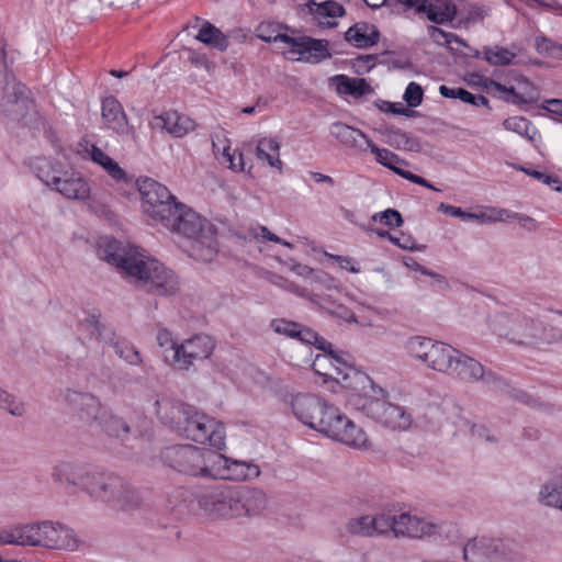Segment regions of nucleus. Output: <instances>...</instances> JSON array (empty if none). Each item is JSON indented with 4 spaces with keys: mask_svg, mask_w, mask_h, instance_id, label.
<instances>
[{
    "mask_svg": "<svg viewBox=\"0 0 562 562\" xmlns=\"http://www.w3.org/2000/svg\"><path fill=\"white\" fill-rule=\"evenodd\" d=\"M271 327L280 335L296 338L305 344L316 345L318 349H325V345H327V341L318 337L314 330L284 318L272 321Z\"/></svg>",
    "mask_w": 562,
    "mask_h": 562,
    "instance_id": "5701e85b",
    "label": "nucleus"
},
{
    "mask_svg": "<svg viewBox=\"0 0 562 562\" xmlns=\"http://www.w3.org/2000/svg\"><path fill=\"white\" fill-rule=\"evenodd\" d=\"M34 111V103L27 89L15 77L5 75L0 79V114L8 121L27 124Z\"/></svg>",
    "mask_w": 562,
    "mask_h": 562,
    "instance_id": "6e6552de",
    "label": "nucleus"
},
{
    "mask_svg": "<svg viewBox=\"0 0 562 562\" xmlns=\"http://www.w3.org/2000/svg\"><path fill=\"white\" fill-rule=\"evenodd\" d=\"M331 345L327 342L323 353H317L312 362V368L316 374L323 378L326 383L335 381L341 387H345L349 382L350 371H358L356 368L349 366L340 357L333 353Z\"/></svg>",
    "mask_w": 562,
    "mask_h": 562,
    "instance_id": "dca6fc26",
    "label": "nucleus"
},
{
    "mask_svg": "<svg viewBox=\"0 0 562 562\" xmlns=\"http://www.w3.org/2000/svg\"><path fill=\"white\" fill-rule=\"evenodd\" d=\"M403 224L401 213H373L368 223H360L367 231L375 233L378 236L389 238L396 243V238L391 235V231Z\"/></svg>",
    "mask_w": 562,
    "mask_h": 562,
    "instance_id": "c85d7f7f",
    "label": "nucleus"
},
{
    "mask_svg": "<svg viewBox=\"0 0 562 562\" xmlns=\"http://www.w3.org/2000/svg\"><path fill=\"white\" fill-rule=\"evenodd\" d=\"M70 401L78 405L79 417L86 423L99 424L102 417L106 416V408L91 394L74 393Z\"/></svg>",
    "mask_w": 562,
    "mask_h": 562,
    "instance_id": "c756f323",
    "label": "nucleus"
},
{
    "mask_svg": "<svg viewBox=\"0 0 562 562\" xmlns=\"http://www.w3.org/2000/svg\"><path fill=\"white\" fill-rule=\"evenodd\" d=\"M505 130L514 132L527 139L533 142L539 136L538 131L535 126L525 117L513 116L508 117L503 122Z\"/></svg>",
    "mask_w": 562,
    "mask_h": 562,
    "instance_id": "a18cd8bd",
    "label": "nucleus"
},
{
    "mask_svg": "<svg viewBox=\"0 0 562 562\" xmlns=\"http://www.w3.org/2000/svg\"><path fill=\"white\" fill-rule=\"evenodd\" d=\"M403 100L409 108L419 106L424 100V90L420 85L415 81L409 82L404 91Z\"/></svg>",
    "mask_w": 562,
    "mask_h": 562,
    "instance_id": "4d7b16f0",
    "label": "nucleus"
},
{
    "mask_svg": "<svg viewBox=\"0 0 562 562\" xmlns=\"http://www.w3.org/2000/svg\"><path fill=\"white\" fill-rule=\"evenodd\" d=\"M311 13L321 25L335 26L336 22L333 21L345 14L344 7L336 1H324L322 3H313L311 7Z\"/></svg>",
    "mask_w": 562,
    "mask_h": 562,
    "instance_id": "ea45409f",
    "label": "nucleus"
},
{
    "mask_svg": "<svg viewBox=\"0 0 562 562\" xmlns=\"http://www.w3.org/2000/svg\"><path fill=\"white\" fill-rule=\"evenodd\" d=\"M330 134L341 145L347 148L353 149L360 154L368 150V143L370 138L360 130L351 127L345 123L336 122L330 126Z\"/></svg>",
    "mask_w": 562,
    "mask_h": 562,
    "instance_id": "b1692460",
    "label": "nucleus"
},
{
    "mask_svg": "<svg viewBox=\"0 0 562 562\" xmlns=\"http://www.w3.org/2000/svg\"><path fill=\"white\" fill-rule=\"evenodd\" d=\"M349 382L344 387L348 391L349 403L367 416L376 419L384 407L385 391L364 372L350 371Z\"/></svg>",
    "mask_w": 562,
    "mask_h": 562,
    "instance_id": "0eeeda50",
    "label": "nucleus"
},
{
    "mask_svg": "<svg viewBox=\"0 0 562 562\" xmlns=\"http://www.w3.org/2000/svg\"><path fill=\"white\" fill-rule=\"evenodd\" d=\"M142 205L145 207H162L165 211H183L184 205L169 191V189L154 178L140 176L133 181Z\"/></svg>",
    "mask_w": 562,
    "mask_h": 562,
    "instance_id": "ddd939ff",
    "label": "nucleus"
},
{
    "mask_svg": "<svg viewBox=\"0 0 562 562\" xmlns=\"http://www.w3.org/2000/svg\"><path fill=\"white\" fill-rule=\"evenodd\" d=\"M348 43L359 48H366L376 44L379 32L376 27L368 23H357L349 27L345 34Z\"/></svg>",
    "mask_w": 562,
    "mask_h": 562,
    "instance_id": "c9c22d12",
    "label": "nucleus"
},
{
    "mask_svg": "<svg viewBox=\"0 0 562 562\" xmlns=\"http://www.w3.org/2000/svg\"><path fill=\"white\" fill-rule=\"evenodd\" d=\"M214 339L205 334H196L180 341L172 356L171 364L188 371L195 362L209 359L215 350Z\"/></svg>",
    "mask_w": 562,
    "mask_h": 562,
    "instance_id": "f8f14e48",
    "label": "nucleus"
},
{
    "mask_svg": "<svg viewBox=\"0 0 562 562\" xmlns=\"http://www.w3.org/2000/svg\"><path fill=\"white\" fill-rule=\"evenodd\" d=\"M255 237L256 238L262 237L263 239L281 244V245H283V246H285V247H288L290 249H292L294 247L293 244H291V243H289V241H286L284 239L279 238L276 234L271 233L265 226H259L258 228H256Z\"/></svg>",
    "mask_w": 562,
    "mask_h": 562,
    "instance_id": "69168bd1",
    "label": "nucleus"
},
{
    "mask_svg": "<svg viewBox=\"0 0 562 562\" xmlns=\"http://www.w3.org/2000/svg\"><path fill=\"white\" fill-rule=\"evenodd\" d=\"M403 348L413 361L447 375L451 372L453 361L458 357V349L422 335L409 336L404 341Z\"/></svg>",
    "mask_w": 562,
    "mask_h": 562,
    "instance_id": "423d86ee",
    "label": "nucleus"
},
{
    "mask_svg": "<svg viewBox=\"0 0 562 562\" xmlns=\"http://www.w3.org/2000/svg\"><path fill=\"white\" fill-rule=\"evenodd\" d=\"M213 151L217 161L232 171L241 172L245 170L243 154L232 148L229 139L223 137L213 140Z\"/></svg>",
    "mask_w": 562,
    "mask_h": 562,
    "instance_id": "2f4dec72",
    "label": "nucleus"
},
{
    "mask_svg": "<svg viewBox=\"0 0 562 562\" xmlns=\"http://www.w3.org/2000/svg\"><path fill=\"white\" fill-rule=\"evenodd\" d=\"M308 301L318 305L321 308L325 310L326 312L330 313L331 315L336 316L339 319H342L347 323H353L361 327H371L373 326L372 322L369 321L367 317H357L356 314L349 310L348 307L337 304L334 301L330 300L329 296H322L318 294H312L308 296Z\"/></svg>",
    "mask_w": 562,
    "mask_h": 562,
    "instance_id": "bb28decb",
    "label": "nucleus"
},
{
    "mask_svg": "<svg viewBox=\"0 0 562 562\" xmlns=\"http://www.w3.org/2000/svg\"><path fill=\"white\" fill-rule=\"evenodd\" d=\"M290 270L308 281L311 284H321L329 289L335 283V279L329 274L318 272L302 263L291 265Z\"/></svg>",
    "mask_w": 562,
    "mask_h": 562,
    "instance_id": "c03bdc74",
    "label": "nucleus"
},
{
    "mask_svg": "<svg viewBox=\"0 0 562 562\" xmlns=\"http://www.w3.org/2000/svg\"><path fill=\"white\" fill-rule=\"evenodd\" d=\"M405 167H406V162L403 160L402 164L398 166V168L394 172H396L401 177H403L414 183L429 187V184L427 183V181L424 178L406 170Z\"/></svg>",
    "mask_w": 562,
    "mask_h": 562,
    "instance_id": "774afa93",
    "label": "nucleus"
},
{
    "mask_svg": "<svg viewBox=\"0 0 562 562\" xmlns=\"http://www.w3.org/2000/svg\"><path fill=\"white\" fill-rule=\"evenodd\" d=\"M324 256L328 259L334 261L341 270L351 272V273H360L361 272V266L360 262L350 256H339V255H333L330 252L325 251Z\"/></svg>",
    "mask_w": 562,
    "mask_h": 562,
    "instance_id": "5fc2aeb1",
    "label": "nucleus"
},
{
    "mask_svg": "<svg viewBox=\"0 0 562 562\" xmlns=\"http://www.w3.org/2000/svg\"><path fill=\"white\" fill-rule=\"evenodd\" d=\"M467 81L470 86H477L486 90L487 92H498L505 90V85L496 82L480 74H469Z\"/></svg>",
    "mask_w": 562,
    "mask_h": 562,
    "instance_id": "864d4df0",
    "label": "nucleus"
},
{
    "mask_svg": "<svg viewBox=\"0 0 562 562\" xmlns=\"http://www.w3.org/2000/svg\"><path fill=\"white\" fill-rule=\"evenodd\" d=\"M101 122L102 128L111 131L119 136L132 133L124 108L114 97H106L102 100Z\"/></svg>",
    "mask_w": 562,
    "mask_h": 562,
    "instance_id": "aec40b11",
    "label": "nucleus"
},
{
    "mask_svg": "<svg viewBox=\"0 0 562 562\" xmlns=\"http://www.w3.org/2000/svg\"><path fill=\"white\" fill-rule=\"evenodd\" d=\"M256 156L266 161L271 168L282 171L283 162L280 159V143L274 137H262L258 140Z\"/></svg>",
    "mask_w": 562,
    "mask_h": 562,
    "instance_id": "4c0bfd02",
    "label": "nucleus"
},
{
    "mask_svg": "<svg viewBox=\"0 0 562 562\" xmlns=\"http://www.w3.org/2000/svg\"><path fill=\"white\" fill-rule=\"evenodd\" d=\"M541 329V325L532 318L524 317L513 322L510 331L503 333L506 336H512L514 340H522L536 338Z\"/></svg>",
    "mask_w": 562,
    "mask_h": 562,
    "instance_id": "37998d69",
    "label": "nucleus"
},
{
    "mask_svg": "<svg viewBox=\"0 0 562 562\" xmlns=\"http://www.w3.org/2000/svg\"><path fill=\"white\" fill-rule=\"evenodd\" d=\"M149 126L155 131L166 132L173 137H183L195 130V122L187 115L169 111L154 116Z\"/></svg>",
    "mask_w": 562,
    "mask_h": 562,
    "instance_id": "4be33fe9",
    "label": "nucleus"
},
{
    "mask_svg": "<svg viewBox=\"0 0 562 562\" xmlns=\"http://www.w3.org/2000/svg\"><path fill=\"white\" fill-rule=\"evenodd\" d=\"M271 282L289 292L294 293L297 296L306 297L308 300V296L312 294H308L304 289L300 288L299 285L294 284L293 282L284 279L280 276H273L271 279Z\"/></svg>",
    "mask_w": 562,
    "mask_h": 562,
    "instance_id": "0e129e2a",
    "label": "nucleus"
},
{
    "mask_svg": "<svg viewBox=\"0 0 562 562\" xmlns=\"http://www.w3.org/2000/svg\"><path fill=\"white\" fill-rule=\"evenodd\" d=\"M36 533V547L69 551L77 550L79 547V540L75 531L57 522H37Z\"/></svg>",
    "mask_w": 562,
    "mask_h": 562,
    "instance_id": "2eb2a0df",
    "label": "nucleus"
},
{
    "mask_svg": "<svg viewBox=\"0 0 562 562\" xmlns=\"http://www.w3.org/2000/svg\"><path fill=\"white\" fill-rule=\"evenodd\" d=\"M428 33H429L430 38L438 45L450 46V45H452V43H458V44L463 45L462 40H460L458 36H456L452 33H447L439 27L430 26L428 29Z\"/></svg>",
    "mask_w": 562,
    "mask_h": 562,
    "instance_id": "bf43d9fd",
    "label": "nucleus"
},
{
    "mask_svg": "<svg viewBox=\"0 0 562 562\" xmlns=\"http://www.w3.org/2000/svg\"><path fill=\"white\" fill-rule=\"evenodd\" d=\"M378 108L385 113H392L397 115H404V116H412L413 111L408 108H405L403 103L401 102H390V101H383L380 100L376 102Z\"/></svg>",
    "mask_w": 562,
    "mask_h": 562,
    "instance_id": "680f3d73",
    "label": "nucleus"
},
{
    "mask_svg": "<svg viewBox=\"0 0 562 562\" xmlns=\"http://www.w3.org/2000/svg\"><path fill=\"white\" fill-rule=\"evenodd\" d=\"M198 33L195 40L199 42L217 49L225 52L229 46V40L218 27L205 20H196Z\"/></svg>",
    "mask_w": 562,
    "mask_h": 562,
    "instance_id": "473e14b6",
    "label": "nucleus"
},
{
    "mask_svg": "<svg viewBox=\"0 0 562 562\" xmlns=\"http://www.w3.org/2000/svg\"><path fill=\"white\" fill-rule=\"evenodd\" d=\"M426 277H429L431 279L430 285L436 288L437 290H448L450 288L448 279L438 272H435L432 270H427V273H425Z\"/></svg>",
    "mask_w": 562,
    "mask_h": 562,
    "instance_id": "338daca9",
    "label": "nucleus"
},
{
    "mask_svg": "<svg viewBox=\"0 0 562 562\" xmlns=\"http://www.w3.org/2000/svg\"><path fill=\"white\" fill-rule=\"evenodd\" d=\"M463 223L487 225L496 222L517 224L527 231H535L539 223L527 213H451Z\"/></svg>",
    "mask_w": 562,
    "mask_h": 562,
    "instance_id": "6ab92c4d",
    "label": "nucleus"
},
{
    "mask_svg": "<svg viewBox=\"0 0 562 562\" xmlns=\"http://www.w3.org/2000/svg\"><path fill=\"white\" fill-rule=\"evenodd\" d=\"M156 340L159 347L162 348L165 352L172 351V356L176 353V349L180 345V341L176 339L173 334L166 328L158 329Z\"/></svg>",
    "mask_w": 562,
    "mask_h": 562,
    "instance_id": "13d9d810",
    "label": "nucleus"
},
{
    "mask_svg": "<svg viewBox=\"0 0 562 562\" xmlns=\"http://www.w3.org/2000/svg\"><path fill=\"white\" fill-rule=\"evenodd\" d=\"M368 149L375 155V159L379 164L393 171H395L403 161L397 155L386 148L378 147L372 140L368 143Z\"/></svg>",
    "mask_w": 562,
    "mask_h": 562,
    "instance_id": "3c124183",
    "label": "nucleus"
},
{
    "mask_svg": "<svg viewBox=\"0 0 562 562\" xmlns=\"http://www.w3.org/2000/svg\"><path fill=\"white\" fill-rule=\"evenodd\" d=\"M189 61L191 63L192 66L203 69L209 74H212L215 68L214 63L207 57L205 53L191 52L189 56Z\"/></svg>",
    "mask_w": 562,
    "mask_h": 562,
    "instance_id": "e2e57ef3",
    "label": "nucleus"
},
{
    "mask_svg": "<svg viewBox=\"0 0 562 562\" xmlns=\"http://www.w3.org/2000/svg\"><path fill=\"white\" fill-rule=\"evenodd\" d=\"M36 524L9 526L0 530V544L36 547Z\"/></svg>",
    "mask_w": 562,
    "mask_h": 562,
    "instance_id": "a878e982",
    "label": "nucleus"
},
{
    "mask_svg": "<svg viewBox=\"0 0 562 562\" xmlns=\"http://www.w3.org/2000/svg\"><path fill=\"white\" fill-rule=\"evenodd\" d=\"M31 169L43 183L52 187H55L65 172L60 162L47 157L32 159Z\"/></svg>",
    "mask_w": 562,
    "mask_h": 562,
    "instance_id": "72a5a7b5",
    "label": "nucleus"
},
{
    "mask_svg": "<svg viewBox=\"0 0 562 562\" xmlns=\"http://www.w3.org/2000/svg\"><path fill=\"white\" fill-rule=\"evenodd\" d=\"M95 251L99 259L116 267L137 288L157 295H172L179 290L175 272L139 247L102 236Z\"/></svg>",
    "mask_w": 562,
    "mask_h": 562,
    "instance_id": "f257e3e1",
    "label": "nucleus"
},
{
    "mask_svg": "<svg viewBox=\"0 0 562 562\" xmlns=\"http://www.w3.org/2000/svg\"><path fill=\"white\" fill-rule=\"evenodd\" d=\"M179 432L188 439L201 443L207 442L217 449H222L225 446L223 425L192 406Z\"/></svg>",
    "mask_w": 562,
    "mask_h": 562,
    "instance_id": "9d476101",
    "label": "nucleus"
},
{
    "mask_svg": "<svg viewBox=\"0 0 562 562\" xmlns=\"http://www.w3.org/2000/svg\"><path fill=\"white\" fill-rule=\"evenodd\" d=\"M115 353L131 366H139L143 362L138 350L125 340H116L113 342Z\"/></svg>",
    "mask_w": 562,
    "mask_h": 562,
    "instance_id": "8fccbe9b",
    "label": "nucleus"
},
{
    "mask_svg": "<svg viewBox=\"0 0 562 562\" xmlns=\"http://www.w3.org/2000/svg\"><path fill=\"white\" fill-rule=\"evenodd\" d=\"M282 54L290 60L316 64L330 57L328 42L307 36H291L288 47Z\"/></svg>",
    "mask_w": 562,
    "mask_h": 562,
    "instance_id": "f3484780",
    "label": "nucleus"
},
{
    "mask_svg": "<svg viewBox=\"0 0 562 562\" xmlns=\"http://www.w3.org/2000/svg\"><path fill=\"white\" fill-rule=\"evenodd\" d=\"M164 458L179 472L203 479L246 481L257 479L261 472L254 462L231 459L212 449L192 445L169 447Z\"/></svg>",
    "mask_w": 562,
    "mask_h": 562,
    "instance_id": "f03ea898",
    "label": "nucleus"
},
{
    "mask_svg": "<svg viewBox=\"0 0 562 562\" xmlns=\"http://www.w3.org/2000/svg\"><path fill=\"white\" fill-rule=\"evenodd\" d=\"M99 425L111 436L121 437L128 432V426L124 419L114 416L106 411V416L102 417Z\"/></svg>",
    "mask_w": 562,
    "mask_h": 562,
    "instance_id": "603ef678",
    "label": "nucleus"
},
{
    "mask_svg": "<svg viewBox=\"0 0 562 562\" xmlns=\"http://www.w3.org/2000/svg\"><path fill=\"white\" fill-rule=\"evenodd\" d=\"M204 512L213 519H232L259 514L266 505L265 494L248 487H223L202 499Z\"/></svg>",
    "mask_w": 562,
    "mask_h": 562,
    "instance_id": "20e7f679",
    "label": "nucleus"
},
{
    "mask_svg": "<svg viewBox=\"0 0 562 562\" xmlns=\"http://www.w3.org/2000/svg\"><path fill=\"white\" fill-rule=\"evenodd\" d=\"M539 495L542 503L562 513V474L549 480L541 487Z\"/></svg>",
    "mask_w": 562,
    "mask_h": 562,
    "instance_id": "79ce46f5",
    "label": "nucleus"
},
{
    "mask_svg": "<svg viewBox=\"0 0 562 562\" xmlns=\"http://www.w3.org/2000/svg\"><path fill=\"white\" fill-rule=\"evenodd\" d=\"M191 406L173 401L169 397H157L153 403V412L160 422L176 431H180L184 424L188 412Z\"/></svg>",
    "mask_w": 562,
    "mask_h": 562,
    "instance_id": "412c9836",
    "label": "nucleus"
},
{
    "mask_svg": "<svg viewBox=\"0 0 562 562\" xmlns=\"http://www.w3.org/2000/svg\"><path fill=\"white\" fill-rule=\"evenodd\" d=\"M283 26L279 23L271 21H263L259 23L255 30L256 36L263 42H280L288 47L291 36L283 32Z\"/></svg>",
    "mask_w": 562,
    "mask_h": 562,
    "instance_id": "a19ab883",
    "label": "nucleus"
},
{
    "mask_svg": "<svg viewBox=\"0 0 562 562\" xmlns=\"http://www.w3.org/2000/svg\"><path fill=\"white\" fill-rule=\"evenodd\" d=\"M376 420L381 422L390 428L398 430H406L413 424V417L408 411L402 406L387 402L376 417Z\"/></svg>",
    "mask_w": 562,
    "mask_h": 562,
    "instance_id": "f704fd0d",
    "label": "nucleus"
},
{
    "mask_svg": "<svg viewBox=\"0 0 562 562\" xmlns=\"http://www.w3.org/2000/svg\"><path fill=\"white\" fill-rule=\"evenodd\" d=\"M85 158L101 168L106 177L117 187L133 184V176L128 173L113 157L95 144L85 148Z\"/></svg>",
    "mask_w": 562,
    "mask_h": 562,
    "instance_id": "a211bd4d",
    "label": "nucleus"
},
{
    "mask_svg": "<svg viewBox=\"0 0 562 562\" xmlns=\"http://www.w3.org/2000/svg\"><path fill=\"white\" fill-rule=\"evenodd\" d=\"M64 196L72 200H86L90 195V187L79 172L65 171L54 187Z\"/></svg>",
    "mask_w": 562,
    "mask_h": 562,
    "instance_id": "393cba45",
    "label": "nucleus"
},
{
    "mask_svg": "<svg viewBox=\"0 0 562 562\" xmlns=\"http://www.w3.org/2000/svg\"><path fill=\"white\" fill-rule=\"evenodd\" d=\"M55 476L85 491L93 499L106 504H120L127 493L121 477L112 473L89 471L69 463L58 465Z\"/></svg>",
    "mask_w": 562,
    "mask_h": 562,
    "instance_id": "39448f33",
    "label": "nucleus"
},
{
    "mask_svg": "<svg viewBox=\"0 0 562 562\" xmlns=\"http://www.w3.org/2000/svg\"><path fill=\"white\" fill-rule=\"evenodd\" d=\"M374 536L393 533L395 537L396 514L378 513L372 515Z\"/></svg>",
    "mask_w": 562,
    "mask_h": 562,
    "instance_id": "09e8293b",
    "label": "nucleus"
},
{
    "mask_svg": "<svg viewBox=\"0 0 562 562\" xmlns=\"http://www.w3.org/2000/svg\"><path fill=\"white\" fill-rule=\"evenodd\" d=\"M422 12L435 23H446L453 20L456 7L450 0H427L423 4Z\"/></svg>",
    "mask_w": 562,
    "mask_h": 562,
    "instance_id": "58836bf2",
    "label": "nucleus"
},
{
    "mask_svg": "<svg viewBox=\"0 0 562 562\" xmlns=\"http://www.w3.org/2000/svg\"><path fill=\"white\" fill-rule=\"evenodd\" d=\"M346 530L355 536L373 537L372 515H361L350 518L346 522Z\"/></svg>",
    "mask_w": 562,
    "mask_h": 562,
    "instance_id": "49530a36",
    "label": "nucleus"
},
{
    "mask_svg": "<svg viewBox=\"0 0 562 562\" xmlns=\"http://www.w3.org/2000/svg\"><path fill=\"white\" fill-rule=\"evenodd\" d=\"M150 224L160 223L165 228L187 238L186 251L201 262H211L218 254L215 227L203 221L200 213H149Z\"/></svg>",
    "mask_w": 562,
    "mask_h": 562,
    "instance_id": "7ed1b4c3",
    "label": "nucleus"
},
{
    "mask_svg": "<svg viewBox=\"0 0 562 562\" xmlns=\"http://www.w3.org/2000/svg\"><path fill=\"white\" fill-rule=\"evenodd\" d=\"M504 99L513 103H529L537 99V90L533 85L524 77L516 79V85L505 86V90L498 91Z\"/></svg>",
    "mask_w": 562,
    "mask_h": 562,
    "instance_id": "e433bc0d",
    "label": "nucleus"
},
{
    "mask_svg": "<svg viewBox=\"0 0 562 562\" xmlns=\"http://www.w3.org/2000/svg\"><path fill=\"white\" fill-rule=\"evenodd\" d=\"M448 375L464 382H475L484 376V368L475 359L458 350V357H456L451 372Z\"/></svg>",
    "mask_w": 562,
    "mask_h": 562,
    "instance_id": "7c9ffc66",
    "label": "nucleus"
},
{
    "mask_svg": "<svg viewBox=\"0 0 562 562\" xmlns=\"http://www.w3.org/2000/svg\"><path fill=\"white\" fill-rule=\"evenodd\" d=\"M329 422L322 435L356 450H368L371 442L366 430L351 420L338 407L329 415Z\"/></svg>",
    "mask_w": 562,
    "mask_h": 562,
    "instance_id": "9b49d317",
    "label": "nucleus"
},
{
    "mask_svg": "<svg viewBox=\"0 0 562 562\" xmlns=\"http://www.w3.org/2000/svg\"><path fill=\"white\" fill-rule=\"evenodd\" d=\"M330 86L335 88L338 94L349 95L359 99L371 94L373 89L370 82L364 78H355L346 75H336L329 79Z\"/></svg>",
    "mask_w": 562,
    "mask_h": 562,
    "instance_id": "cd10ccee",
    "label": "nucleus"
},
{
    "mask_svg": "<svg viewBox=\"0 0 562 562\" xmlns=\"http://www.w3.org/2000/svg\"><path fill=\"white\" fill-rule=\"evenodd\" d=\"M483 53L485 60L492 66L509 65L516 57V53L501 46L486 47Z\"/></svg>",
    "mask_w": 562,
    "mask_h": 562,
    "instance_id": "de8ad7c7",
    "label": "nucleus"
},
{
    "mask_svg": "<svg viewBox=\"0 0 562 562\" xmlns=\"http://www.w3.org/2000/svg\"><path fill=\"white\" fill-rule=\"evenodd\" d=\"M0 408L13 416H22L24 414L23 404L2 387H0Z\"/></svg>",
    "mask_w": 562,
    "mask_h": 562,
    "instance_id": "6e6d98bb",
    "label": "nucleus"
},
{
    "mask_svg": "<svg viewBox=\"0 0 562 562\" xmlns=\"http://www.w3.org/2000/svg\"><path fill=\"white\" fill-rule=\"evenodd\" d=\"M440 525L434 518L416 512H402L396 514L395 537L409 539H424L436 536Z\"/></svg>",
    "mask_w": 562,
    "mask_h": 562,
    "instance_id": "4468645a",
    "label": "nucleus"
},
{
    "mask_svg": "<svg viewBox=\"0 0 562 562\" xmlns=\"http://www.w3.org/2000/svg\"><path fill=\"white\" fill-rule=\"evenodd\" d=\"M288 403L297 420L321 434L330 419V413L336 409L325 398L312 393L292 394Z\"/></svg>",
    "mask_w": 562,
    "mask_h": 562,
    "instance_id": "1a4fd4ad",
    "label": "nucleus"
},
{
    "mask_svg": "<svg viewBox=\"0 0 562 562\" xmlns=\"http://www.w3.org/2000/svg\"><path fill=\"white\" fill-rule=\"evenodd\" d=\"M79 331L87 333L91 338H99L101 335V323L99 316L89 315L79 322Z\"/></svg>",
    "mask_w": 562,
    "mask_h": 562,
    "instance_id": "052dcab7",
    "label": "nucleus"
}]
</instances>
